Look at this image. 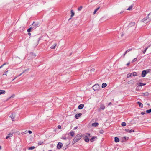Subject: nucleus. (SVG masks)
<instances>
[{
  "label": "nucleus",
  "instance_id": "1",
  "mask_svg": "<svg viewBox=\"0 0 151 151\" xmlns=\"http://www.w3.org/2000/svg\"><path fill=\"white\" fill-rule=\"evenodd\" d=\"M82 137V134L80 133L77 135L73 139L72 142L73 145L75 143L80 140Z\"/></svg>",
  "mask_w": 151,
  "mask_h": 151
},
{
  "label": "nucleus",
  "instance_id": "2",
  "mask_svg": "<svg viewBox=\"0 0 151 151\" xmlns=\"http://www.w3.org/2000/svg\"><path fill=\"white\" fill-rule=\"evenodd\" d=\"M40 25V24L39 22H35L34 21L32 25V27H33V28H36L39 27Z\"/></svg>",
  "mask_w": 151,
  "mask_h": 151
},
{
  "label": "nucleus",
  "instance_id": "3",
  "mask_svg": "<svg viewBox=\"0 0 151 151\" xmlns=\"http://www.w3.org/2000/svg\"><path fill=\"white\" fill-rule=\"evenodd\" d=\"M93 89L95 91H98L99 89V86L98 84H96L94 85L93 87Z\"/></svg>",
  "mask_w": 151,
  "mask_h": 151
},
{
  "label": "nucleus",
  "instance_id": "4",
  "mask_svg": "<svg viewBox=\"0 0 151 151\" xmlns=\"http://www.w3.org/2000/svg\"><path fill=\"white\" fill-rule=\"evenodd\" d=\"M63 144L61 142H59L57 145V148L58 149H61L63 146Z\"/></svg>",
  "mask_w": 151,
  "mask_h": 151
},
{
  "label": "nucleus",
  "instance_id": "5",
  "mask_svg": "<svg viewBox=\"0 0 151 151\" xmlns=\"http://www.w3.org/2000/svg\"><path fill=\"white\" fill-rule=\"evenodd\" d=\"M142 22L145 23H147L148 22L150 21L148 20V18H147V17L146 18H144L142 19Z\"/></svg>",
  "mask_w": 151,
  "mask_h": 151
},
{
  "label": "nucleus",
  "instance_id": "6",
  "mask_svg": "<svg viewBox=\"0 0 151 151\" xmlns=\"http://www.w3.org/2000/svg\"><path fill=\"white\" fill-rule=\"evenodd\" d=\"M146 74V70H144L142 71L141 76L143 77H144L145 76Z\"/></svg>",
  "mask_w": 151,
  "mask_h": 151
},
{
  "label": "nucleus",
  "instance_id": "7",
  "mask_svg": "<svg viewBox=\"0 0 151 151\" xmlns=\"http://www.w3.org/2000/svg\"><path fill=\"white\" fill-rule=\"evenodd\" d=\"M30 56L32 58H33L36 57V55L35 53L32 52L30 53Z\"/></svg>",
  "mask_w": 151,
  "mask_h": 151
},
{
  "label": "nucleus",
  "instance_id": "8",
  "mask_svg": "<svg viewBox=\"0 0 151 151\" xmlns=\"http://www.w3.org/2000/svg\"><path fill=\"white\" fill-rule=\"evenodd\" d=\"M10 117L11 118L12 121H14V118L15 117V114L12 113L10 116Z\"/></svg>",
  "mask_w": 151,
  "mask_h": 151
},
{
  "label": "nucleus",
  "instance_id": "9",
  "mask_svg": "<svg viewBox=\"0 0 151 151\" xmlns=\"http://www.w3.org/2000/svg\"><path fill=\"white\" fill-rule=\"evenodd\" d=\"M82 114L81 113H78L76 114L75 115V117L76 119H78L79 117L81 116Z\"/></svg>",
  "mask_w": 151,
  "mask_h": 151
},
{
  "label": "nucleus",
  "instance_id": "10",
  "mask_svg": "<svg viewBox=\"0 0 151 151\" xmlns=\"http://www.w3.org/2000/svg\"><path fill=\"white\" fill-rule=\"evenodd\" d=\"M84 106V105L83 104H81L78 106V108L79 109H81L83 108Z\"/></svg>",
  "mask_w": 151,
  "mask_h": 151
},
{
  "label": "nucleus",
  "instance_id": "11",
  "mask_svg": "<svg viewBox=\"0 0 151 151\" xmlns=\"http://www.w3.org/2000/svg\"><path fill=\"white\" fill-rule=\"evenodd\" d=\"M68 134H70L72 137H73L75 135V132L73 131H71L69 132Z\"/></svg>",
  "mask_w": 151,
  "mask_h": 151
},
{
  "label": "nucleus",
  "instance_id": "12",
  "mask_svg": "<svg viewBox=\"0 0 151 151\" xmlns=\"http://www.w3.org/2000/svg\"><path fill=\"white\" fill-rule=\"evenodd\" d=\"M125 131L126 132H128L129 133H131V132H134V130H132V129L129 130V129H125Z\"/></svg>",
  "mask_w": 151,
  "mask_h": 151
},
{
  "label": "nucleus",
  "instance_id": "13",
  "mask_svg": "<svg viewBox=\"0 0 151 151\" xmlns=\"http://www.w3.org/2000/svg\"><path fill=\"white\" fill-rule=\"evenodd\" d=\"M147 17L148 18L149 21L151 20V12L147 16Z\"/></svg>",
  "mask_w": 151,
  "mask_h": 151
},
{
  "label": "nucleus",
  "instance_id": "14",
  "mask_svg": "<svg viewBox=\"0 0 151 151\" xmlns=\"http://www.w3.org/2000/svg\"><path fill=\"white\" fill-rule=\"evenodd\" d=\"M119 138L117 137H115L114 138V141L115 142L117 143L119 142Z\"/></svg>",
  "mask_w": 151,
  "mask_h": 151
},
{
  "label": "nucleus",
  "instance_id": "15",
  "mask_svg": "<svg viewBox=\"0 0 151 151\" xmlns=\"http://www.w3.org/2000/svg\"><path fill=\"white\" fill-rule=\"evenodd\" d=\"M99 125V123L97 122H95L94 123H93L92 124V126L96 127L98 126Z\"/></svg>",
  "mask_w": 151,
  "mask_h": 151
},
{
  "label": "nucleus",
  "instance_id": "16",
  "mask_svg": "<svg viewBox=\"0 0 151 151\" xmlns=\"http://www.w3.org/2000/svg\"><path fill=\"white\" fill-rule=\"evenodd\" d=\"M96 139H97V137L96 136H93L90 139V141L91 142H93Z\"/></svg>",
  "mask_w": 151,
  "mask_h": 151
},
{
  "label": "nucleus",
  "instance_id": "17",
  "mask_svg": "<svg viewBox=\"0 0 151 151\" xmlns=\"http://www.w3.org/2000/svg\"><path fill=\"white\" fill-rule=\"evenodd\" d=\"M137 84L139 86L141 87L145 85H146V83H140L139 84Z\"/></svg>",
  "mask_w": 151,
  "mask_h": 151
},
{
  "label": "nucleus",
  "instance_id": "18",
  "mask_svg": "<svg viewBox=\"0 0 151 151\" xmlns=\"http://www.w3.org/2000/svg\"><path fill=\"white\" fill-rule=\"evenodd\" d=\"M137 104L139 105V106L141 108H142L143 106V104L140 102L138 101L137 102Z\"/></svg>",
  "mask_w": 151,
  "mask_h": 151
},
{
  "label": "nucleus",
  "instance_id": "19",
  "mask_svg": "<svg viewBox=\"0 0 151 151\" xmlns=\"http://www.w3.org/2000/svg\"><path fill=\"white\" fill-rule=\"evenodd\" d=\"M135 24V22H131L130 23L129 26V27H130L132 26H134Z\"/></svg>",
  "mask_w": 151,
  "mask_h": 151
},
{
  "label": "nucleus",
  "instance_id": "20",
  "mask_svg": "<svg viewBox=\"0 0 151 151\" xmlns=\"http://www.w3.org/2000/svg\"><path fill=\"white\" fill-rule=\"evenodd\" d=\"M5 93V90H0V95L4 94Z\"/></svg>",
  "mask_w": 151,
  "mask_h": 151
},
{
  "label": "nucleus",
  "instance_id": "21",
  "mask_svg": "<svg viewBox=\"0 0 151 151\" xmlns=\"http://www.w3.org/2000/svg\"><path fill=\"white\" fill-rule=\"evenodd\" d=\"M105 107L104 106L103 104L101 105L100 109L102 110H104V109Z\"/></svg>",
  "mask_w": 151,
  "mask_h": 151
},
{
  "label": "nucleus",
  "instance_id": "22",
  "mask_svg": "<svg viewBox=\"0 0 151 151\" xmlns=\"http://www.w3.org/2000/svg\"><path fill=\"white\" fill-rule=\"evenodd\" d=\"M57 45V44L56 43H55L53 46H52L51 47H50V48L51 49H55V47H56V46Z\"/></svg>",
  "mask_w": 151,
  "mask_h": 151
},
{
  "label": "nucleus",
  "instance_id": "23",
  "mask_svg": "<svg viewBox=\"0 0 151 151\" xmlns=\"http://www.w3.org/2000/svg\"><path fill=\"white\" fill-rule=\"evenodd\" d=\"M71 13V15L70 16V17H73V16L74 15L75 13L73 12V10H71L70 11Z\"/></svg>",
  "mask_w": 151,
  "mask_h": 151
},
{
  "label": "nucleus",
  "instance_id": "24",
  "mask_svg": "<svg viewBox=\"0 0 151 151\" xmlns=\"http://www.w3.org/2000/svg\"><path fill=\"white\" fill-rule=\"evenodd\" d=\"M149 94L148 92H145L143 93V96H147Z\"/></svg>",
  "mask_w": 151,
  "mask_h": 151
},
{
  "label": "nucleus",
  "instance_id": "25",
  "mask_svg": "<svg viewBox=\"0 0 151 151\" xmlns=\"http://www.w3.org/2000/svg\"><path fill=\"white\" fill-rule=\"evenodd\" d=\"M107 86V84L106 83H104L102 84V88H104L106 87Z\"/></svg>",
  "mask_w": 151,
  "mask_h": 151
},
{
  "label": "nucleus",
  "instance_id": "26",
  "mask_svg": "<svg viewBox=\"0 0 151 151\" xmlns=\"http://www.w3.org/2000/svg\"><path fill=\"white\" fill-rule=\"evenodd\" d=\"M133 6V4L131 5L128 8V9H127V10H131Z\"/></svg>",
  "mask_w": 151,
  "mask_h": 151
},
{
  "label": "nucleus",
  "instance_id": "27",
  "mask_svg": "<svg viewBox=\"0 0 151 151\" xmlns=\"http://www.w3.org/2000/svg\"><path fill=\"white\" fill-rule=\"evenodd\" d=\"M84 140L86 142H88L89 141V139L88 137H87L84 139Z\"/></svg>",
  "mask_w": 151,
  "mask_h": 151
},
{
  "label": "nucleus",
  "instance_id": "28",
  "mask_svg": "<svg viewBox=\"0 0 151 151\" xmlns=\"http://www.w3.org/2000/svg\"><path fill=\"white\" fill-rule=\"evenodd\" d=\"M14 133V132H10L9 134H9V137H12L13 136V133Z\"/></svg>",
  "mask_w": 151,
  "mask_h": 151
},
{
  "label": "nucleus",
  "instance_id": "29",
  "mask_svg": "<svg viewBox=\"0 0 151 151\" xmlns=\"http://www.w3.org/2000/svg\"><path fill=\"white\" fill-rule=\"evenodd\" d=\"M100 7H98V8H97V9H96L94 11V12H93V14H95L96 12H97V11L100 9Z\"/></svg>",
  "mask_w": 151,
  "mask_h": 151
},
{
  "label": "nucleus",
  "instance_id": "30",
  "mask_svg": "<svg viewBox=\"0 0 151 151\" xmlns=\"http://www.w3.org/2000/svg\"><path fill=\"white\" fill-rule=\"evenodd\" d=\"M148 48V47H147L142 52L143 54H145V53L146 50H147Z\"/></svg>",
  "mask_w": 151,
  "mask_h": 151
},
{
  "label": "nucleus",
  "instance_id": "31",
  "mask_svg": "<svg viewBox=\"0 0 151 151\" xmlns=\"http://www.w3.org/2000/svg\"><path fill=\"white\" fill-rule=\"evenodd\" d=\"M131 74L133 76H135L137 75V73L135 72H133Z\"/></svg>",
  "mask_w": 151,
  "mask_h": 151
},
{
  "label": "nucleus",
  "instance_id": "32",
  "mask_svg": "<svg viewBox=\"0 0 151 151\" xmlns=\"http://www.w3.org/2000/svg\"><path fill=\"white\" fill-rule=\"evenodd\" d=\"M33 29V27H31L27 30V31L28 32H29L31 31V29Z\"/></svg>",
  "mask_w": 151,
  "mask_h": 151
},
{
  "label": "nucleus",
  "instance_id": "33",
  "mask_svg": "<svg viewBox=\"0 0 151 151\" xmlns=\"http://www.w3.org/2000/svg\"><path fill=\"white\" fill-rule=\"evenodd\" d=\"M146 112L147 113H151V109H149L147 110L146 111Z\"/></svg>",
  "mask_w": 151,
  "mask_h": 151
},
{
  "label": "nucleus",
  "instance_id": "34",
  "mask_svg": "<svg viewBox=\"0 0 151 151\" xmlns=\"http://www.w3.org/2000/svg\"><path fill=\"white\" fill-rule=\"evenodd\" d=\"M133 83V81L132 80H131L128 82V83L129 84H132Z\"/></svg>",
  "mask_w": 151,
  "mask_h": 151
},
{
  "label": "nucleus",
  "instance_id": "35",
  "mask_svg": "<svg viewBox=\"0 0 151 151\" xmlns=\"http://www.w3.org/2000/svg\"><path fill=\"white\" fill-rule=\"evenodd\" d=\"M122 126H125L126 125V123L125 122H123L121 124Z\"/></svg>",
  "mask_w": 151,
  "mask_h": 151
},
{
  "label": "nucleus",
  "instance_id": "36",
  "mask_svg": "<svg viewBox=\"0 0 151 151\" xmlns=\"http://www.w3.org/2000/svg\"><path fill=\"white\" fill-rule=\"evenodd\" d=\"M137 60V58H135L134 59H133V60H132V63H133L134 62L136 61Z\"/></svg>",
  "mask_w": 151,
  "mask_h": 151
},
{
  "label": "nucleus",
  "instance_id": "37",
  "mask_svg": "<svg viewBox=\"0 0 151 151\" xmlns=\"http://www.w3.org/2000/svg\"><path fill=\"white\" fill-rule=\"evenodd\" d=\"M35 148L34 146L31 147L29 148L28 149L29 150H32L34 149Z\"/></svg>",
  "mask_w": 151,
  "mask_h": 151
},
{
  "label": "nucleus",
  "instance_id": "38",
  "mask_svg": "<svg viewBox=\"0 0 151 151\" xmlns=\"http://www.w3.org/2000/svg\"><path fill=\"white\" fill-rule=\"evenodd\" d=\"M61 139L64 140H66L67 139L66 137L65 136L62 137Z\"/></svg>",
  "mask_w": 151,
  "mask_h": 151
},
{
  "label": "nucleus",
  "instance_id": "39",
  "mask_svg": "<svg viewBox=\"0 0 151 151\" xmlns=\"http://www.w3.org/2000/svg\"><path fill=\"white\" fill-rule=\"evenodd\" d=\"M131 75H132L131 73H129V74H127V77L128 78H129L131 76Z\"/></svg>",
  "mask_w": 151,
  "mask_h": 151
},
{
  "label": "nucleus",
  "instance_id": "40",
  "mask_svg": "<svg viewBox=\"0 0 151 151\" xmlns=\"http://www.w3.org/2000/svg\"><path fill=\"white\" fill-rule=\"evenodd\" d=\"M43 143V142H41V141H40L38 142V145H41Z\"/></svg>",
  "mask_w": 151,
  "mask_h": 151
},
{
  "label": "nucleus",
  "instance_id": "41",
  "mask_svg": "<svg viewBox=\"0 0 151 151\" xmlns=\"http://www.w3.org/2000/svg\"><path fill=\"white\" fill-rule=\"evenodd\" d=\"M147 71V73H148L149 72H150L151 71V70L150 69H148L146 70Z\"/></svg>",
  "mask_w": 151,
  "mask_h": 151
},
{
  "label": "nucleus",
  "instance_id": "42",
  "mask_svg": "<svg viewBox=\"0 0 151 151\" xmlns=\"http://www.w3.org/2000/svg\"><path fill=\"white\" fill-rule=\"evenodd\" d=\"M90 135H91L90 134L87 133H86V136L85 137H88V136H90Z\"/></svg>",
  "mask_w": 151,
  "mask_h": 151
},
{
  "label": "nucleus",
  "instance_id": "43",
  "mask_svg": "<svg viewBox=\"0 0 151 151\" xmlns=\"http://www.w3.org/2000/svg\"><path fill=\"white\" fill-rule=\"evenodd\" d=\"M82 8L83 7L82 6H80L78 8V10L79 11H81V10Z\"/></svg>",
  "mask_w": 151,
  "mask_h": 151
},
{
  "label": "nucleus",
  "instance_id": "44",
  "mask_svg": "<svg viewBox=\"0 0 151 151\" xmlns=\"http://www.w3.org/2000/svg\"><path fill=\"white\" fill-rule=\"evenodd\" d=\"M139 87L140 86H139L138 85V86L136 87V91H138V90H139Z\"/></svg>",
  "mask_w": 151,
  "mask_h": 151
},
{
  "label": "nucleus",
  "instance_id": "45",
  "mask_svg": "<svg viewBox=\"0 0 151 151\" xmlns=\"http://www.w3.org/2000/svg\"><path fill=\"white\" fill-rule=\"evenodd\" d=\"M99 133L101 134H103L104 133V131L102 130H100L99 131Z\"/></svg>",
  "mask_w": 151,
  "mask_h": 151
},
{
  "label": "nucleus",
  "instance_id": "46",
  "mask_svg": "<svg viewBox=\"0 0 151 151\" xmlns=\"http://www.w3.org/2000/svg\"><path fill=\"white\" fill-rule=\"evenodd\" d=\"M95 70V69L94 68H92L90 70L91 71H94Z\"/></svg>",
  "mask_w": 151,
  "mask_h": 151
},
{
  "label": "nucleus",
  "instance_id": "47",
  "mask_svg": "<svg viewBox=\"0 0 151 151\" xmlns=\"http://www.w3.org/2000/svg\"><path fill=\"white\" fill-rule=\"evenodd\" d=\"M8 63H4L1 66L3 67L4 65H6V64H8Z\"/></svg>",
  "mask_w": 151,
  "mask_h": 151
},
{
  "label": "nucleus",
  "instance_id": "48",
  "mask_svg": "<svg viewBox=\"0 0 151 151\" xmlns=\"http://www.w3.org/2000/svg\"><path fill=\"white\" fill-rule=\"evenodd\" d=\"M8 70L6 71L5 73H4L3 74V75H5L6 76V73H7V72H8Z\"/></svg>",
  "mask_w": 151,
  "mask_h": 151
},
{
  "label": "nucleus",
  "instance_id": "49",
  "mask_svg": "<svg viewBox=\"0 0 151 151\" xmlns=\"http://www.w3.org/2000/svg\"><path fill=\"white\" fill-rule=\"evenodd\" d=\"M58 129H61V126L60 125H58Z\"/></svg>",
  "mask_w": 151,
  "mask_h": 151
},
{
  "label": "nucleus",
  "instance_id": "50",
  "mask_svg": "<svg viewBox=\"0 0 151 151\" xmlns=\"http://www.w3.org/2000/svg\"><path fill=\"white\" fill-rule=\"evenodd\" d=\"M129 50H127L125 52V54H126L128 52H129Z\"/></svg>",
  "mask_w": 151,
  "mask_h": 151
},
{
  "label": "nucleus",
  "instance_id": "51",
  "mask_svg": "<svg viewBox=\"0 0 151 151\" xmlns=\"http://www.w3.org/2000/svg\"><path fill=\"white\" fill-rule=\"evenodd\" d=\"M141 114H142V115H144V114H145V112H142L141 113Z\"/></svg>",
  "mask_w": 151,
  "mask_h": 151
},
{
  "label": "nucleus",
  "instance_id": "52",
  "mask_svg": "<svg viewBox=\"0 0 151 151\" xmlns=\"http://www.w3.org/2000/svg\"><path fill=\"white\" fill-rule=\"evenodd\" d=\"M9 137H9V134H8L7 136H6V139H8L9 138Z\"/></svg>",
  "mask_w": 151,
  "mask_h": 151
},
{
  "label": "nucleus",
  "instance_id": "53",
  "mask_svg": "<svg viewBox=\"0 0 151 151\" xmlns=\"http://www.w3.org/2000/svg\"><path fill=\"white\" fill-rule=\"evenodd\" d=\"M15 96V95L14 94L12 96H11V97H10L9 98V99L11 98H13L14 96Z\"/></svg>",
  "mask_w": 151,
  "mask_h": 151
},
{
  "label": "nucleus",
  "instance_id": "54",
  "mask_svg": "<svg viewBox=\"0 0 151 151\" xmlns=\"http://www.w3.org/2000/svg\"><path fill=\"white\" fill-rule=\"evenodd\" d=\"M28 133H29V134H31L32 133V132L31 131L29 130L28 131Z\"/></svg>",
  "mask_w": 151,
  "mask_h": 151
},
{
  "label": "nucleus",
  "instance_id": "55",
  "mask_svg": "<svg viewBox=\"0 0 151 151\" xmlns=\"http://www.w3.org/2000/svg\"><path fill=\"white\" fill-rule=\"evenodd\" d=\"M78 128V127L77 126H76V127H75L74 128V130H75V129H77Z\"/></svg>",
  "mask_w": 151,
  "mask_h": 151
},
{
  "label": "nucleus",
  "instance_id": "56",
  "mask_svg": "<svg viewBox=\"0 0 151 151\" xmlns=\"http://www.w3.org/2000/svg\"><path fill=\"white\" fill-rule=\"evenodd\" d=\"M25 72V71H23V72L22 73H21L19 75V76H20L23 73H24Z\"/></svg>",
  "mask_w": 151,
  "mask_h": 151
},
{
  "label": "nucleus",
  "instance_id": "57",
  "mask_svg": "<svg viewBox=\"0 0 151 151\" xmlns=\"http://www.w3.org/2000/svg\"><path fill=\"white\" fill-rule=\"evenodd\" d=\"M112 104V103L111 102H109L108 104V105H110Z\"/></svg>",
  "mask_w": 151,
  "mask_h": 151
},
{
  "label": "nucleus",
  "instance_id": "58",
  "mask_svg": "<svg viewBox=\"0 0 151 151\" xmlns=\"http://www.w3.org/2000/svg\"><path fill=\"white\" fill-rule=\"evenodd\" d=\"M132 49H134V48H132L131 49H128L129 50V51H131V50H132Z\"/></svg>",
  "mask_w": 151,
  "mask_h": 151
},
{
  "label": "nucleus",
  "instance_id": "59",
  "mask_svg": "<svg viewBox=\"0 0 151 151\" xmlns=\"http://www.w3.org/2000/svg\"><path fill=\"white\" fill-rule=\"evenodd\" d=\"M130 64V62H129L127 64V66H128Z\"/></svg>",
  "mask_w": 151,
  "mask_h": 151
},
{
  "label": "nucleus",
  "instance_id": "60",
  "mask_svg": "<svg viewBox=\"0 0 151 151\" xmlns=\"http://www.w3.org/2000/svg\"><path fill=\"white\" fill-rule=\"evenodd\" d=\"M29 70V69H26L24 71H28V70Z\"/></svg>",
  "mask_w": 151,
  "mask_h": 151
},
{
  "label": "nucleus",
  "instance_id": "61",
  "mask_svg": "<svg viewBox=\"0 0 151 151\" xmlns=\"http://www.w3.org/2000/svg\"><path fill=\"white\" fill-rule=\"evenodd\" d=\"M28 34L29 36H30L31 35V34L30 33V32H29Z\"/></svg>",
  "mask_w": 151,
  "mask_h": 151
},
{
  "label": "nucleus",
  "instance_id": "62",
  "mask_svg": "<svg viewBox=\"0 0 151 151\" xmlns=\"http://www.w3.org/2000/svg\"><path fill=\"white\" fill-rule=\"evenodd\" d=\"M126 54H125V52L124 53V54L123 55V56H124V57L125 56V55Z\"/></svg>",
  "mask_w": 151,
  "mask_h": 151
},
{
  "label": "nucleus",
  "instance_id": "63",
  "mask_svg": "<svg viewBox=\"0 0 151 151\" xmlns=\"http://www.w3.org/2000/svg\"><path fill=\"white\" fill-rule=\"evenodd\" d=\"M124 11H121V12L120 13V14H121Z\"/></svg>",
  "mask_w": 151,
  "mask_h": 151
},
{
  "label": "nucleus",
  "instance_id": "64",
  "mask_svg": "<svg viewBox=\"0 0 151 151\" xmlns=\"http://www.w3.org/2000/svg\"><path fill=\"white\" fill-rule=\"evenodd\" d=\"M16 78V77H15L12 80V81H14L15 78Z\"/></svg>",
  "mask_w": 151,
  "mask_h": 151
}]
</instances>
